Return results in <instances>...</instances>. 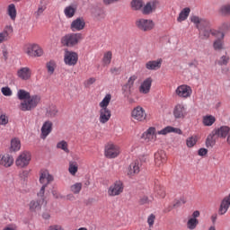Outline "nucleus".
I'll return each instance as SVG.
<instances>
[{"label":"nucleus","mask_w":230,"mask_h":230,"mask_svg":"<svg viewBox=\"0 0 230 230\" xmlns=\"http://www.w3.org/2000/svg\"><path fill=\"white\" fill-rule=\"evenodd\" d=\"M190 22H193L197 30L199 31V38L202 40H208L210 35L213 37L222 36V33L226 35L227 31L230 30V22H223L218 30H215L211 28V22L206 18H201L197 15H192L190 17Z\"/></svg>","instance_id":"1"},{"label":"nucleus","mask_w":230,"mask_h":230,"mask_svg":"<svg viewBox=\"0 0 230 230\" xmlns=\"http://www.w3.org/2000/svg\"><path fill=\"white\" fill-rule=\"evenodd\" d=\"M16 96L18 100H20L21 102L18 108L22 112H28L30 111H33L34 109H37V107L41 102L40 95H37V94L31 95L30 92L24 89L18 90Z\"/></svg>","instance_id":"2"},{"label":"nucleus","mask_w":230,"mask_h":230,"mask_svg":"<svg viewBox=\"0 0 230 230\" xmlns=\"http://www.w3.org/2000/svg\"><path fill=\"white\" fill-rule=\"evenodd\" d=\"M111 100L112 95H111V93H107L102 101L99 103V107L101 108L99 111V121L102 125L108 123V121L111 119V117L112 116V112L108 108Z\"/></svg>","instance_id":"3"},{"label":"nucleus","mask_w":230,"mask_h":230,"mask_svg":"<svg viewBox=\"0 0 230 230\" xmlns=\"http://www.w3.org/2000/svg\"><path fill=\"white\" fill-rule=\"evenodd\" d=\"M81 40L82 33H69L61 38V44L66 48H75Z\"/></svg>","instance_id":"4"},{"label":"nucleus","mask_w":230,"mask_h":230,"mask_svg":"<svg viewBox=\"0 0 230 230\" xmlns=\"http://www.w3.org/2000/svg\"><path fill=\"white\" fill-rule=\"evenodd\" d=\"M31 161V153L29 151L22 152L15 160V164L18 168H26Z\"/></svg>","instance_id":"5"},{"label":"nucleus","mask_w":230,"mask_h":230,"mask_svg":"<svg viewBox=\"0 0 230 230\" xmlns=\"http://www.w3.org/2000/svg\"><path fill=\"white\" fill-rule=\"evenodd\" d=\"M125 190V185H123V181H116L108 188V196L109 197H118L123 193Z\"/></svg>","instance_id":"6"},{"label":"nucleus","mask_w":230,"mask_h":230,"mask_svg":"<svg viewBox=\"0 0 230 230\" xmlns=\"http://www.w3.org/2000/svg\"><path fill=\"white\" fill-rule=\"evenodd\" d=\"M120 153L121 150L115 144L109 143L105 146L104 155L108 159H116V157H118V155H119Z\"/></svg>","instance_id":"7"},{"label":"nucleus","mask_w":230,"mask_h":230,"mask_svg":"<svg viewBox=\"0 0 230 230\" xmlns=\"http://www.w3.org/2000/svg\"><path fill=\"white\" fill-rule=\"evenodd\" d=\"M175 94L178 98H182L183 100H188V98H191V94H193V90L191 86L188 84H181L175 90Z\"/></svg>","instance_id":"8"},{"label":"nucleus","mask_w":230,"mask_h":230,"mask_svg":"<svg viewBox=\"0 0 230 230\" xmlns=\"http://www.w3.org/2000/svg\"><path fill=\"white\" fill-rule=\"evenodd\" d=\"M24 51L28 57L32 58L42 57V55H44V50L37 44L26 45Z\"/></svg>","instance_id":"9"},{"label":"nucleus","mask_w":230,"mask_h":230,"mask_svg":"<svg viewBox=\"0 0 230 230\" xmlns=\"http://www.w3.org/2000/svg\"><path fill=\"white\" fill-rule=\"evenodd\" d=\"M175 119H184L188 116V107L184 103H177L172 111Z\"/></svg>","instance_id":"10"},{"label":"nucleus","mask_w":230,"mask_h":230,"mask_svg":"<svg viewBox=\"0 0 230 230\" xmlns=\"http://www.w3.org/2000/svg\"><path fill=\"white\" fill-rule=\"evenodd\" d=\"M136 26L142 31H150L151 30H154L155 23H154V21L152 20L140 18L136 21Z\"/></svg>","instance_id":"11"},{"label":"nucleus","mask_w":230,"mask_h":230,"mask_svg":"<svg viewBox=\"0 0 230 230\" xmlns=\"http://www.w3.org/2000/svg\"><path fill=\"white\" fill-rule=\"evenodd\" d=\"M157 136H161L159 131L155 127H150L143 133L142 137L146 143H155Z\"/></svg>","instance_id":"12"},{"label":"nucleus","mask_w":230,"mask_h":230,"mask_svg":"<svg viewBox=\"0 0 230 230\" xmlns=\"http://www.w3.org/2000/svg\"><path fill=\"white\" fill-rule=\"evenodd\" d=\"M131 118L135 121H146V111L141 106H137L131 111Z\"/></svg>","instance_id":"13"},{"label":"nucleus","mask_w":230,"mask_h":230,"mask_svg":"<svg viewBox=\"0 0 230 230\" xmlns=\"http://www.w3.org/2000/svg\"><path fill=\"white\" fill-rule=\"evenodd\" d=\"M64 63L66 66H76V64H78V54L74 51L66 50L64 54Z\"/></svg>","instance_id":"14"},{"label":"nucleus","mask_w":230,"mask_h":230,"mask_svg":"<svg viewBox=\"0 0 230 230\" xmlns=\"http://www.w3.org/2000/svg\"><path fill=\"white\" fill-rule=\"evenodd\" d=\"M166 161H168V157L164 151L159 150L155 153V165L156 168H163L166 164Z\"/></svg>","instance_id":"15"},{"label":"nucleus","mask_w":230,"mask_h":230,"mask_svg":"<svg viewBox=\"0 0 230 230\" xmlns=\"http://www.w3.org/2000/svg\"><path fill=\"white\" fill-rule=\"evenodd\" d=\"M157 6H159V2L157 0H151L147 2L142 7L143 15H150V13H154L157 10Z\"/></svg>","instance_id":"16"},{"label":"nucleus","mask_w":230,"mask_h":230,"mask_svg":"<svg viewBox=\"0 0 230 230\" xmlns=\"http://www.w3.org/2000/svg\"><path fill=\"white\" fill-rule=\"evenodd\" d=\"M212 131H214V135H216L217 137H219L220 139H226V137L227 138L229 136L230 127L227 125H223L214 128Z\"/></svg>","instance_id":"17"},{"label":"nucleus","mask_w":230,"mask_h":230,"mask_svg":"<svg viewBox=\"0 0 230 230\" xmlns=\"http://www.w3.org/2000/svg\"><path fill=\"white\" fill-rule=\"evenodd\" d=\"M224 39H226V34L224 32H221V36L217 35V37H216V40L213 42V49L215 51H222V49H226V42L224 41Z\"/></svg>","instance_id":"18"},{"label":"nucleus","mask_w":230,"mask_h":230,"mask_svg":"<svg viewBox=\"0 0 230 230\" xmlns=\"http://www.w3.org/2000/svg\"><path fill=\"white\" fill-rule=\"evenodd\" d=\"M152 82H154L152 77H147L141 83L138 87L140 94H148V93H150V90L152 89Z\"/></svg>","instance_id":"19"},{"label":"nucleus","mask_w":230,"mask_h":230,"mask_svg":"<svg viewBox=\"0 0 230 230\" xmlns=\"http://www.w3.org/2000/svg\"><path fill=\"white\" fill-rule=\"evenodd\" d=\"M13 156L10 154L0 155V166H4V168H10L13 166Z\"/></svg>","instance_id":"20"},{"label":"nucleus","mask_w":230,"mask_h":230,"mask_svg":"<svg viewBox=\"0 0 230 230\" xmlns=\"http://www.w3.org/2000/svg\"><path fill=\"white\" fill-rule=\"evenodd\" d=\"M85 28V20L83 17H78L70 24L72 31H82Z\"/></svg>","instance_id":"21"},{"label":"nucleus","mask_w":230,"mask_h":230,"mask_svg":"<svg viewBox=\"0 0 230 230\" xmlns=\"http://www.w3.org/2000/svg\"><path fill=\"white\" fill-rule=\"evenodd\" d=\"M53 132V122L51 120H47L43 123L41 127L40 138L46 139L48 136Z\"/></svg>","instance_id":"22"},{"label":"nucleus","mask_w":230,"mask_h":230,"mask_svg":"<svg viewBox=\"0 0 230 230\" xmlns=\"http://www.w3.org/2000/svg\"><path fill=\"white\" fill-rule=\"evenodd\" d=\"M54 178L53 175L49 174V172L48 171H42L40 174V182L42 184V186H45L48 188L49 184H51L53 182Z\"/></svg>","instance_id":"23"},{"label":"nucleus","mask_w":230,"mask_h":230,"mask_svg":"<svg viewBox=\"0 0 230 230\" xmlns=\"http://www.w3.org/2000/svg\"><path fill=\"white\" fill-rule=\"evenodd\" d=\"M17 76L20 80H30L31 78V69L28 66H23L18 69Z\"/></svg>","instance_id":"24"},{"label":"nucleus","mask_w":230,"mask_h":230,"mask_svg":"<svg viewBox=\"0 0 230 230\" xmlns=\"http://www.w3.org/2000/svg\"><path fill=\"white\" fill-rule=\"evenodd\" d=\"M161 66H163V58L150 60L146 63V68H147L148 71H157V69H161Z\"/></svg>","instance_id":"25"},{"label":"nucleus","mask_w":230,"mask_h":230,"mask_svg":"<svg viewBox=\"0 0 230 230\" xmlns=\"http://www.w3.org/2000/svg\"><path fill=\"white\" fill-rule=\"evenodd\" d=\"M141 172V160H136L130 164L128 172L130 176L137 175Z\"/></svg>","instance_id":"26"},{"label":"nucleus","mask_w":230,"mask_h":230,"mask_svg":"<svg viewBox=\"0 0 230 230\" xmlns=\"http://www.w3.org/2000/svg\"><path fill=\"white\" fill-rule=\"evenodd\" d=\"M43 204H44V201L40 199H32L29 203V211H31V213H37L40 211V209H42Z\"/></svg>","instance_id":"27"},{"label":"nucleus","mask_w":230,"mask_h":230,"mask_svg":"<svg viewBox=\"0 0 230 230\" xmlns=\"http://www.w3.org/2000/svg\"><path fill=\"white\" fill-rule=\"evenodd\" d=\"M179 134V136H182V130L179 128H173L172 126H167L164 128L158 131V134L162 136H166L167 134Z\"/></svg>","instance_id":"28"},{"label":"nucleus","mask_w":230,"mask_h":230,"mask_svg":"<svg viewBox=\"0 0 230 230\" xmlns=\"http://www.w3.org/2000/svg\"><path fill=\"white\" fill-rule=\"evenodd\" d=\"M230 208V194L223 199L221 201L218 213L219 215H226Z\"/></svg>","instance_id":"29"},{"label":"nucleus","mask_w":230,"mask_h":230,"mask_svg":"<svg viewBox=\"0 0 230 230\" xmlns=\"http://www.w3.org/2000/svg\"><path fill=\"white\" fill-rule=\"evenodd\" d=\"M217 121V118L213 115H204L202 117V125L204 127H213Z\"/></svg>","instance_id":"30"},{"label":"nucleus","mask_w":230,"mask_h":230,"mask_svg":"<svg viewBox=\"0 0 230 230\" xmlns=\"http://www.w3.org/2000/svg\"><path fill=\"white\" fill-rule=\"evenodd\" d=\"M64 13L66 19H73V17H75V13H76V5L71 4L66 6L64 9Z\"/></svg>","instance_id":"31"},{"label":"nucleus","mask_w":230,"mask_h":230,"mask_svg":"<svg viewBox=\"0 0 230 230\" xmlns=\"http://www.w3.org/2000/svg\"><path fill=\"white\" fill-rule=\"evenodd\" d=\"M136 80H137V75H133L128 78V83L125 84L124 87L127 89L126 91H128V94H132Z\"/></svg>","instance_id":"32"},{"label":"nucleus","mask_w":230,"mask_h":230,"mask_svg":"<svg viewBox=\"0 0 230 230\" xmlns=\"http://www.w3.org/2000/svg\"><path fill=\"white\" fill-rule=\"evenodd\" d=\"M190 12H191V9H190V7L183 8L181 11V13H179V16L177 18V22H182L186 21V19H188V17H190Z\"/></svg>","instance_id":"33"},{"label":"nucleus","mask_w":230,"mask_h":230,"mask_svg":"<svg viewBox=\"0 0 230 230\" xmlns=\"http://www.w3.org/2000/svg\"><path fill=\"white\" fill-rule=\"evenodd\" d=\"M13 29L10 26H7L2 32H0V44L5 42L10 39V33H12Z\"/></svg>","instance_id":"34"},{"label":"nucleus","mask_w":230,"mask_h":230,"mask_svg":"<svg viewBox=\"0 0 230 230\" xmlns=\"http://www.w3.org/2000/svg\"><path fill=\"white\" fill-rule=\"evenodd\" d=\"M68 172L70 175H73V177H75V175L78 173V162L70 161L68 164Z\"/></svg>","instance_id":"35"},{"label":"nucleus","mask_w":230,"mask_h":230,"mask_svg":"<svg viewBox=\"0 0 230 230\" xmlns=\"http://www.w3.org/2000/svg\"><path fill=\"white\" fill-rule=\"evenodd\" d=\"M130 5L132 10H135V12H138L139 10H143V6H145V2H143V0H132Z\"/></svg>","instance_id":"36"},{"label":"nucleus","mask_w":230,"mask_h":230,"mask_svg":"<svg viewBox=\"0 0 230 230\" xmlns=\"http://www.w3.org/2000/svg\"><path fill=\"white\" fill-rule=\"evenodd\" d=\"M215 135L214 131L211 132V134H209L206 139V146L207 148H213L215 146V145L217 144V139H215Z\"/></svg>","instance_id":"37"},{"label":"nucleus","mask_w":230,"mask_h":230,"mask_svg":"<svg viewBox=\"0 0 230 230\" xmlns=\"http://www.w3.org/2000/svg\"><path fill=\"white\" fill-rule=\"evenodd\" d=\"M7 13L12 21H15L17 18V9L15 8V4H11L7 7Z\"/></svg>","instance_id":"38"},{"label":"nucleus","mask_w":230,"mask_h":230,"mask_svg":"<svg viewBox=\"0 0 230 230\" xmlns=\"http://www.w3.org/2000/svg\"><path fill=\"white\" fill-rule=\"evenodd\" d=\"M48 6V1L41 0L40 4H39L38 10L35 12L36 17H40L42 13H44V11L46 10Z\"/></svg>","instance_id":"39"},{"label":"nucleus","mask_w":230,"mask_h":230,"mask_svg":"<svg viewBox=\"0 0 230 230\" xmlns=\"http://www.w3.org/2000/svg\"><path fill=\"white\" fill-rule=\"evenodd\" d=\"M229 60H230V58H229L227 52H226L223 56H221L216 61V64H217V66H227L229 64Z\"/></svg>","instance_id":"40"},{"label":"nucleus","mask_w":230,"mask_h":230,"mask_svg":"<svg viewBox=\"0 0 230 230\" xmlns=\"http://www.w3.org/2000/svg\"><path fill=\"white\" fill-rule=\"evenodd\" d=\"M82 188H84L82 182H75L70 186V191L74 193V195H79L80 191H82Z\"/></svg>","instance_id":"41"},{"label":"nucleus","mask_w":230,"mask_h":230,"mask_svg":"<svg viewBox=\"0 0 230 230\" xmlns=\"http://www.w3.org/2000/svg\"><path fill=\"white\" fill-rule=\"evenodd\" d=\"M155 193L159 197V199H164V197H166V190L163 185H155Z\"/></svg>","instance_id":"42"},{"label":"nucleus","mask_w":230,"mask_h":230,"mask_svg":"<svg viewBox=\"0 0 230 230\" xmlns=\"http://www.w3.org/2000/svg\"><path fill=\"white\" fill-rule=\"evenodd\" d=\"M11 150L13 152H19L21 150V140L17 137H14L11 140Z\"/></svg>","instance_id":"43"},{"label":"nucleus","mask_w":230,"mask_h":230,"mask_svg":"<svg viewBox=\"0 0 230 230\" xmlns=\"http://www.w3.org/2000/svg\"><path fill=\"white\" fill-rule=\"evenodd\" d=\"M197 141H199V137L197 136H191L189 137L186 139V146H188V148H193V146H195V145H197Z\"/></svg>","instance_id":"44"},{"label":"nucleus","mask_w":230,"mask_h":230,"mask_svg":"<svg viewBox=\"0 0 230 230\" xmlns=\"http://www.w3.org/2000/svg\"><path fill=\"white\" fill-rule=\"evenodd\" d=\"M58 114V110L57 106H50L46 112L47 118H55Z\"/></svg>","instance_id":"45"},{"label":"nucleus","mask_w":230,"mask_h":230,"mask_svg":"<svg viewBox=\"0 0 230 230\" xmlns=\"http://www.w3.org/2000/svg\"><path fill=\"white\" fill-rule=\"evenodd\" d=\"M197 226H199V219L190 217L187 221V227L190 230L197 229Z\"/></svg>","instance_id":"46"},{"label":"nucleus","mask_w":230,"mask_h":230,"mask_svg":"<svg viewBox=\"0 0 230 230\" xmlns=\"http://www.w3.org/2000/svg\"><path fill=\"white\" fill-rule=\"evenodd\" d=\"M112 60V52L111 51H107L103 55L102 62L104 66H109Z\"/></svg>","instance_id":"47"},{"label":"nucleus","mask_w":230,"mask_h":230,"mask_svg":"<svg viewBox=\"0 0 230 230\" xmlns=\"http://www.w3.org/2000/svg\"><path fill=\"white\" fill-rule=\"evenodd\" d=\"M220 15H230V3L222 5L219 8Z\"/></svg>","instance_id":"48"},{"label":"nucleus","mask_w":230,"mask_h":230,"mask_svg":"<svg viewBox=\"0 0 230 230\" xmlns=\"http://www.w3.org/2000/svg\"><path fill=\"white\" fill-rule=\"evenodd\" d=\"M46 185H42L37 193V197L39 198L38 199L41 200V202H44V200H46V197L44 196L46 193Z\"/></svg>","instance_id":"49"},{"label":"nucleus","mask_w":230,"mask_h":230,"mask_svg":"<svg viewBox=\"0 0 230 230\" xmlns=\"http://www.w3.org/2000/svg\"><path fill=\"white\" fill-rule=\"evenodd\" d=\"M57 148H59L60 150H64L66 154H69V147L67 145V142L65 140L60 141L57 144Z\"/></svg>","instance_id":"50"},{"label":"nucleus","mask_w":230,"mask_h":230,"mask_svg":"<svg viewBox=\"0 0 230 230\" xmlns=\"http://www.w3.org/2000/svg\"><path fill=\"white\" fill-rule=\"evenodd\" d=\"M49 75H53L55 73V68L57 67V64L55 61H49L46 65Z\"/></svg>","instance_id":"51"},{"label":"nucleus","mask_w":230,"mask_h":230,"mask_svg":"<svg viewBox=\"0 0 230 230\" xmlns=\"http://www.w3.org/2000/svg\"><path fill=\"white\" fill-rule=\"evenodd\" d=\"M8 121H9L8 115L6 114L0 115V125L5 127V125H8Z\"/></svg>","instance_id":"52"},{"label":"nucleus","mask_w":230,"mask_h":230,"mask_svg":"<svg viewBox=\"0 0 230 230\" xmlns=\"http://www.w3.org/2000/svg\"><path fill=\"white\" fill-rule=\"evenodd\" d=\"M147 224L149 227H154V224H155V215L151 214L150 216L147 217Z\"/></svg>","instance_id":"53"},{"label":"nucleus","mask_w":230,"mask_h":230,"mask_svg":"<svg viewBox=\"0 0 230 230\" xmlns=\"http://www.w3.org/2000/svg\"><path fill=\"white\" fill-rule=\"evenodd\" d=\"M2 91V94H4V96H12L13 93H12V89H10V87L6 86V87H3L1 89Z\"/></svg>","instance_id":"54"},{"label":"nucleus","mask_w":230,"mask_h":230,"mask_svg":"<svg viewBox=\"0 0 230 230\" xmlns=\"http://www.w3.org/2000/svg\"><path fill=\"white\" fill-rule=\"evenodd\" d=\"M150 202H152V200H150L148 199V197H146V196H144V197L140 198V199H139V204L141 206H143L145 204H150Z\"/></svg>","instance_id":"55"},{"label":"nucleus","mask_w":230,"mask_h":230,"mask_svg":"<svg viewBox=\"0 0 230 230\" xmlns=\"http://www.w3.org/2000/svg\"><path fill=\"white\" fill-rule=\"evenodd\" d=\"M186 203V199L181 198L179 200L176 201V203H174L173 207L174 208H180V206H182V204Z\"/></svg>","instance_id":"56"},{"label":"nucleus","mask_w":230,"mask_h":230,"mask_svg":"<svg viewBox=\"0 0 230 230\" xmlns=\"http://www.w3.org/2000/svg\"><path fill=\"white\" fill-rule=\"evenodd\" d=\"M48 230H64V227L60 225H52L49 226Z\"/></svg>","instance_id":"57"},{"label":"nucleus","mask_w":230,"mask_h":230,"mask_svg":"<svg viewBox=\"0 0 230 230\" xmlns=\"http://www.w3.org/2000/svg\"><path fill=\"white\" fill-rule=\"evenodd\" d=\"M94 82H96V78L91 77V78H89L88 80L85 81L84 85L89 87L90 85H93V84H94Z\"/></svg>","instance_id":"58"},{"label":"nucleus","mask_w":230,"mask_h":230,"mask_svg":"<svg viewBox=\"0 0 230 230\" xmlns=\"http://www.w3.org/2000/svg\"><path fill=\"white\" fill-rule=\"evenodd\" d=\"M52 195L55 199H64V196H62V194L58 190H52Z\"/></svg>","instance_id":"59"},{"label":"nucleus","mask_w":230,"mask_h":230,"mask_svg":"<svg viewBox=\"0 0 230 230\" xmlns=\"http://www.w3.org/2000/svg\"><path fill=\"white\" fill-rule=\"evenodd\" d=\"M198 154H199V155H200L201 157H204V155H208V149H206V148H200V149L198 151Z\"/></svg>","instance_id":"60"},{"label":"nucleus","mask_w":230,"mask_h":230,"mask_svg":"<svg viewBox=\"0 0 230 230\" xmlns=\"http://www.w3.org/2000/svg\"><path fill=\"white\" fill-rule=\"evenodd\" d=\"M125 93H126L125 96H127L128 102L135 103L136 101H134L132 97H129L130 94H128V90H125Z\"/></svg>","instance_id":"61"},{"label":"nucleus","mask_w":230,"mask_h":230,"mask_svg":"<svg viewBox=\"0 0 230 230\" xmlns=\"http://www.w3.org/2000/svg\"><path fill=\"white\" fill-rule=\"evenodd\" d=\"M120 72H121V70L118 67H113L111 69V73L112 75H119Z\"/></svg>","instance_id":"62"},{"label":"nucleus","mask_w":230,"mask_h":230,"mask_svg":"<svg viewBox=\"0 0 230 230\" xmlns=\"http://www.w3.org/2000/svg\"><path fill=\"white\" fill-rule=\"evenodd\" d=\"M199 217H200V212L199 210H195L192 213V217H190V218H194L195 220H197V218H199Z\"/></svg>","instance_id":"63"},{"label":"nucleus","mask_w":230,"mask_h":230,"mask_svg":"<svg viewBox=\"0 0 230 230\" xmlns=\"http://www.w3.org/2000/svg\"><path fill=\"white\" fill-rule=\"evenodd\" d=\"M42 217L44 218V220H49V218H51V216L49 215V213H43Z\"/></svg>","instance_id":"64"}]
</instances>
